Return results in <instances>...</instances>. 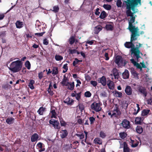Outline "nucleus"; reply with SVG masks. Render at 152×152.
<instances>
[{
	"mask_svg": "<svg viewBox=\"0 0 152 152\" xmlns=\"http://www.w3.org/2000/svg\"><path fill=\"white\" fill-rule=\"evenodd\" d=\"M48 92L50 95L52 96L54 94L53 91L51 90V89L48 90Z\"/></svg>",
	"mask_w": 152,
	"mask_h": 152,
	"instance_id": "obj_64",
	"label": "nucleus"
},
{
	"mask_svg": "<svg viewBox=\"0 0 152 152\" xmlns=\"http://www.w3.org/2000/svg\"><path fill=\"white\" fill-rule=\"evenodd\" d=\"M105 28L107 30L112 31L113 30V26L110 24H107L106 25Z\"/></svg>",
	"mask_w": 152,
	"mask_h": 152,
	"instance_id": "obj_38",
	"label": "nucleus"
},
{
	"mask_svg": "<svg viewBox=\"0 0 152 152\" xmlns=\"http://www.w3.org/2000/svg\"><path fill=\"white\" fill-rule=\"evenodd\" d=\"M125 91L127 95H131L132 94V90L130 86H126L125 89Z\"/></svg>",
	"mask_w": 152,
	"mask_h": 152,
	"instance_id": "obj_14",
	"label": "nucleus"
},
{
	"mask_svg": "<svg viewBox=\"0 0 152 152\" xmlns=\"http://www.w3.org/2000/svg\"><path fill=\"white\" fill-rule=\"evenodd\" d=\"M135 59L137 60L136 58ZM130 61L133 64L134 66H136L137 69H140L141 71L142 70V69L141 66L137 62V61H136L134 59L132 58L130 59Z\"/></svg>",
	"mask_w": 152,
	"mask_h": 152,
	"instance_id": "obj_12",
	"label": "nucleus"
},
{
	"mask_svg": "<svg viewBox=\"0 0 152 152\" xmlns=\"http://www.w3.org/2000/svg\"><path fill=\"white\" fill-rule=\"evenodd\" d=\"M58 72V69L57 67H54V69L53 70L52 74L54 75H56Z\"/></svg>",
	"mask_w": 152,
	"mask_h": 152,
	"instance_id": "obj_47",
	"label": "nucleus"
},
{
	"mask_svg": "<svg viewBox=\"0 0 152 152\" xmlns=\"http://www.w3.org/2000/svg\"><path fill=\"white\" fill-rule=\"evenodd\" d=\"M129 71L126 69L124 72L122 74V77L124 79H127L129 78Z\"/></svg>",
	"mask_w": 152,
	"mask_h": 152,
	"instance_id": "obj_18",
	"label": "nucleus"
},
{
	"mask_svg": "<svg viewBox=\"0 0 152 152\" xmlns=\"http://www.w3.org/2000/svg\"><path fill=\"white\" fill-rule=\"evenodd\" d=\"M107 85L108 88L110 89L113 90L114 88V84L113 82L111 81L109 78L107 81Z\"/></svg>",
	"mask_w": 152,
	"mask_h": 152,
	"instance_id": "obj_17",
	"label": "nucleus"
},
{
	"mask_svg": "<svg viewBox=\"0 0 152 152\" xmlns=\"http://www.w3.org/2000/svg\"><path fill=\"white\" fill-rule=\"evenodd\" d=\"M75 135L78 137L80 140L83 139L85 137L84 134L83 133L81 134H76Z\"/></svg>",
	"mask_w": 152,
	"mask_h": 152,
	"instance_id": "obj_36",
	"label": "nucleus"
},
{
	"mask_svg": "<svg viewBox=\"0 0 152 152\" xmlns=\"http://www.w3.org/2000/svg\"><path fill=\"white\" fill-rule=\"evenodd\" d=\"M84 119L82 120L81 119H79L77 120V122L79 124H81L84 122Z\"/></svg>",
	"mask_w": 152,
	"mask_h": 152,
	"instance_id": "obj_61",
	"label": "nucleus"
},
{
	"mask_svg": "<svg viewBox=\"0 0 152 152\" xmlns=\"http://www.w3.org/2000/svg\"><path fill=\"white\" fill-rule=\"evenodd\" d=\"M63 102L68 105H72L74 103V100L69 97H68Z\"/></svg>",
	"mask_w": 152,
	"mask_h": 152,
	"instance_id": "obj_15",
	"label": "nucleus"
},
{
	"mask_svg": "<svg viewBox=\"0 0 152 152\" xmlns=\"http://www.w3.org/2000/svg\"><path fill=\"white\" fill-rule=\"evenodd\" d=\"M137 39L136 38H135L131 36L130 41L126 42L124 44V46L126 48H131V49H132V48L134 47V44L133 43Z\"/></svg>",
	"mask_w": 152,
	"mask_h": 152,
	"instance_id": "obj_6",
	"label": "nucleus"
},
{
	"mask_svg": "<svg viewBox=\"0 0 152 152\" xmlns=\"http://www.w3.org/2000/svg\"><path fill=\"white\" fill-rule=\"evenodd\" d=\"M122 3L121 0H117L116 1V5L118 7H121Z\"/></svg>",
	"mask_w": 152,
	"mask_h": 152,
	"instance_id": "obj_49",
	"label": "nucleus"
},
{
	"mask_svg": "<svg viewBox=\"0 0 152 152\" xmlns=\"http://www.w3.org/2000/svg\"><path fill=\"white\" fill-rule=\"evenodd\" d=\"M17 28H20L23 27V24L22 22L20 20H17L15 23Z\"/></svg>",
	"mask_w": 152,
	"mask_h": 152,
	"instance_id": "obj_23",
	"label": "nucleus"
},
{
	"mask_svg": "<svg viewBox=\"0 0 152 152\" xmlns=\"http://www.w3.org/2000/svg\"><path fill=\"white\" fill-rule=\"evenodd\" d=\"M91 108L96 112L101 110L102 108L100 107V104L99 103H96L95 102H93L91 106Z\"/></svg>",
	"mask_w": 152,
	"mask_h": 152,
	"instance_id": "obj_10",
	"label": "nucleus"
},
{
	"mask_svg": "<svg viewBox=\"0 0 152 152\" xmlns=\"http://www.w3.org/2000/svg\"><path fill=\"white\" fill-rule=\"evenodd\" d=\"M78 106L79 107V108L80 111L82 112L84 110V107L83 104L79 103Z\"/></svg>",
	"mask_w": 152,
	"mask_h": 152,
	"instance_id": "obj_46",
	"label": "nucleus"
},
{
	"mask_svg": "<svg viewBox=\"0 0 152 152\" xmlns=\"http://www.w3.org/2000/svg\"><path fill=\"white\" fill-rule=\"evenodd\" d=\"M25 65L26 67L28 69L31 68V64L30 62L28 61H26L25 63Z\"/></svg>",
	"mask_w": 152,
	"mask_h": 152,
	"instance_id": "obj_37",
	"label": "nucleus"
},
{
	"mask_svg": "<svg viewBox=\"0 0 152 152\" xmlns=\"http://www.w3.org/2000/svg\"><path fill=\"white\" fill-rule=\"evenodd\" d=\"M103 7L106 10H110L111 9V6L110 5L104 4Z\"/></svg>",
	"mask_w": 152,
	"mask_h": 152,
	"instance_id": "obj_41",
	"label": "nucleus"
},
{
	"mask_svg": "<svg viewBox=\"0 0 152 152\" xmlns=\"http://www.w3.org/2000/svg\"><path fill=\"white\" fill-rule=\"evenodd\" d=\"M91 83L93 86L94 87L96 86L97 85V83L96 81L93 80H91L90 82Z\"/></svg>",
	"mask_w": 152,
	"mask_h": 152,
	"instance_id": "obj_56",
	"label": "nucleus"
},
{
	"mask_svg": "<svg viewBox=\"0 0 152 152\" xmlns=\"http://www.w3.org/2000/svg\"><path fill=\"white\" fill-rule=\"evenodd\" d=\"M128 29L131 32V36L138 39V37L140 36L138 27H136L133 25L129 26Z\"/></svg>",
	"mask_w": 152,
	"mask_h": 152,
	"instance_id": "obj_4",
	"label": "nucleus"
},
{
	"mask_svg": "<svg viewBox=\"0 0 152 152\" xmlns=\"http://www.w3.org/2000/svg\"><path fill=\"white\" fill-rule=\"evenodd\" d=\"M14 118L12 117H10L7 118L6 120V122L9 125H11L14 123L15 121Z\"/></svg>",
	"mask_w": 152,
	"mask_h": 152,
	"instance_id": "obj_22",
	"label": "nucleus"
},
{
	"mask_svg": "<svg viewBox=\"0 0 152 152\" xmlns=\"http://www.w3.org/2000/svg\"><path fill=\"white\" fill-rule=\"evenodd\" d=\"M113 75L115 79H118L119 77L120 72L116 68H114L112 70Z\"/></svg>",
	"mask_w": 152,
	"mask_h": 152,
	"instance_id": "obj_16",
	"label": "nucleus"
},
{
	"mask_svg": "<svg viewBox=\"0 0 152 152\" xmlns=\"http://www.w3.org/2000/svg\"><path fill=\"white\" fill-rule=\"evenodd\" d=\"M45 33V31L40 33H36L35 34V35L39 37H41Z\"/></svg>",
	"mask_w": 152,
	"mask_h": 152,
	"instance_id": "obj_59",
	"label": "nucleus"
},
{
	"mask_svg": "<svg viewBox=\"0 0 152 152\" xmlns=\"http://www.w3.org/2000/svg\"><path fill=\"white\" fill-rule=\"evenodd\" d=\"M119 135L121 138L124 139L127 136L126 133L124 132H121L119 133Z\"/></svg>",
	"mask_w": 152,
	"mask_h": 152,
	"instance_id": "obj_43",
	"label": "nucleus"
},
{
	"mask_svg": "<svg viewBox=\"0 0 152 152\" xmlns=\"http://www.w3.org/2000/svg\"><path fill=\"white\" fill-rule=\"evenodd\" d=\"M74 83L72 82H67V86H68V88L70 90H73L74 88Z\"/></svg>",
	"mask_w": 152,
	"mask_h": 152,
	"instance_id": "obj_24",
	"label": "nucleus"
},
{
	"mask_svg": "<svg viewBox=\"0 0 152 152\" xmlns=\"http://www.w3.org/2000/svg\"><path fill=\"white\" fill-rule=\"evenodd\" d=\"M108 14L106 13V12L104 11H103L100 14V15L99 17L102 19H104L107 16Z\"/></svg>",
	"mask_w": 152,
	"mask_h": 152,
	"instance_id": "obj_28",
	"label": "nucleus"
},
{
	"mask_svg": "<svg viewBox=\"0 0 152 152\" xmlns=\"http://www.w3.org/2000/svg\"><path fill=\"white\" fill-rule=\"evenodd\" d=\"M99 8H97L96 10V11L95 12V14L97 15H99L100 12H99Z\"/></svg>",
	"mask_w": 152,
	"mask_h": 152,
	"instance_id": "obj_60",
	"label": "nucleus"
},
{
	"mask_svg": "<svg viewBox=\"0 0 152 152\" xmlns=\"http://www.w3.org/2000/svg\"><path fill=\"white\" fill-rule=\"evenodd\" d=\"M125 143H126L125 142H124V146L123 149L124 152H129V148L127 146L126 144L125 145Z\"/></svg>",
	"mask_w": 152,
	"mask_h": 152,
	"instance_id": "obj_42",
	"label": "nucleus"
},
{
	"mask_svg": "<svg viewBox=\"0 0 152 152\" xmlns=\"http://www.w3.org/2000/svg\"><path fill=\"white\" fill-rule=\"evenodd\" d=\"M120 125L124 128L126 129H128L131 127L130 122L126 119H124Z\"/></svg>",
	"mask_w": 152,
	"mask_h": 152,
	"instance_id": "obj_9",
	"label": "nucleus"
},
{
	"mask_svg": "<svg viewBox=\"0 0 152 152\" xmlns=\"http://www.w3.org/2000/svg\"><path fill=\"white\" fill-rule=\"evenodd\" d=\"M135 16L136 17L137 15H135L134 16L131 18V19L130 20L129 22V26L133 25V23H134L135 21Z\"/></svg>",
	"mask_w": 152,
	"mask_h": 152,
	"instance_id": "obj_33",
	"label": "nucleus"
},
{
	"mask_svg": "<svg viewBox=\"0 0 152 152\" xmlns=\"http://www.w3.org/2000/svg\"><path fill=\"white\" fill-rule=\"evenodd\" d=\"M85 96L87 97H90L91 95V93L89 91H87L85 93Z\"/></svg>",
	"mask_w": 152,
	"mask_h": 152,
	"instance_id": "obj_48",
	"label": "nucleus"
},
{
	"mask_svg": "<svg viewBox=\"0 0 152 152\" xmlns=\"http://www.w3.org/2000/svg\"><path fill=\"white\" fill-rule=\"evenodd\" d=\"M96 33H98L102 30V27L101 26H98L95 27Z\"/></svg>",
	"mask_w": 152,
	"mask_h": 152,
	"instance_id": "obj_44",
	"label": "nucleus"
},
{
	"mask_svg": "<svg viewBox=\"0 0 152 152\" xmlns=\"http://www.w3.org/2000/svg\"><path fill=\"white\" fill-rule=\"evenodd\" d=\"M26 38H32L33 36V35L32 34V33L30 32L29 34H26Z\"/></svg>",
	"mask_w": 152,
	"mask_h": 152,
	"instance_id": "obj_58",
	"label": "nucleus"
},
{
	"mask_svg": "<svg viewBox=\"0 0 152 152\" xmlns=\"http://www.w3.org/2000/svg\"><path fill=\"white\" fill-rule=\"evenodd\" d=\"M141 118L140 117H137L135 118V121L137 124H139L141 122Z\"/></svg>",
	"mask_w": 152,
	"mask_h": 152,
	"instance_id": "obj_55",
	"label": "nucleus"
},
{
	"mask_svg": "<svg viewBox=\"0 0 152 152\" xmlns=\"http://www.w3.org/2000/svg\"><path fill=\"white\" fill-rule=\"evenodd\" d=\"M22 66L23 63L21 61L18 60L12 62L9 69L13 73H16L21 70Z\"/></svg>",
	"mask_w": 152,
	"mask_h": 152,
	"instance_id": "obj_1",
	"label": "nucleus"
},
{
	"mask_svg": "<svg viewBox=\"0 0 152 152\" xmlns=\"http://www.w3.org/2000/svg\"><path fill=\"white\" fill-rule=\"evenodd\" d=\"M59 133L60 136L62 139L66 137L68 134V132L66 130H62L60 131Z\"/></svg>",
	"mask_w": 152,
	"mask_h": 152,
	"instance_id": "obj_19",
	"label": "nucleus"
},
{
	"mask_svg": "<svg viewBox=\"0 0 152 152\" xmlns=\"http://www.w3.org/2000/svg\"><path fill=\"white\" fill-rule=\"evenodd\" d=\"M49 122L50 124L52 125L54 127V129H58L59 130L61 127L58 121L54 119H52L49 121Z\"/></svg>",
	"mask_w": 152,
	"mask_h": 152,
	"instance_id": "obj_8",
	"label": "nucleus"
},
{
	"mask_svg": "<svg viewBox=\"0 0 152 152\" xmlns=\"http://www.w3.org/2000/svg\"><path fill=\"white\" fill-rule=\"evenodd\" d=\"M75 37L72 36L70 37L69 39V43L70 45H72L75 42Z\"/></svg>",
	"mask_w": 152,
	"mask_h": 152,
	"instance_id": "obj_34",
	"label": "nucleus"
},
{
	"mask_svg": "<svg viewBox=\"0 0 152 152\" xmlns=\"http://www.w3.org/2000/svg\"><path fill=\"white\" fill-rule=\"evenodd\" d=\"M94 142L95 144L99 145H102V140L99 138H95L94 140Z\"/></svg>",
	"mask_w": 152,
	"mask_h": 152,
	"instance_id": "obj_31",
	"label": "nucleus"
},
{
	"mask_svg": "<svg viewBox=\"0 0 152 152\" xmlns=\"http://www.w3.org/2000/svg\"><path fill=\"white\" fill-rule=\"evenodd\" d=\"M59 121L61 126H66V124L62 118H59Z\"/></svg>",
	"mask_w": 152,
	"mask_h": 152,
	"instance_id": "obj_39",
	"label": "nucleus"
},
{
	"mask_svg": "<svg viewBox=\"0 0 152 152\" xmlns=\"http://www.w3.org/2000/svg\"><path fill=\"white\" fill-rule=\"evenodd\" d=\"M136 132L140 134L142 133L143 132V129L140 126H137L136 128Z\"/></svg>",
	"mask_w": 152,
	"mask_h": 152,
	"instance_id": "obj_30",
	"label": "nucleus"
},
{
	"mask_svg": "<svg viewBox=\"0 0 152 152\" xmlns=\"http://www.w3.org/2000/svg\"><path fill=\"white\" fill-rule=\"evenodd\" d=\"M34 83L35 81L31 79L29 80V83L28 86L31 89H33L34 88L33 85V84Z\"/></svg>",
	"mask_w": 152,
	"mask_h": 152,
	"instance_id": "obj_26",
	"label": "nucleus"
},
{
	"mask_svg": "<svg viewBox=\"0 0 152 152\" xmlns=\"http://www.w3.org/2000/svg\"><path fill=\"white\" fill-rule=\"evenodd\" d=\"M150 112L149 109H144L142 112L141 115L143 116L147 115Z\"/></svg>",
	"mask_w": 152,
	"mask_h": 152,
	"instance_id": "obj_29",
	"label": "nucleus"
},
{
	"mask_svg": "<svg viewBox=\"0 0 152 152\" xmlns=\"http://www.w3.org/2000/svg\"><path fill=\"white\" fill-rule=\"evenodd\" d=\"M68 81L69 80L67 77H66L65 75H64V76L62 81L61 82V83L63 86H67V82H68Z\"/></svg>",
	"mask_w": 152,
	"mask_h": 152,
	"instance_id": "obj_20",
	"label": "nucleus"
},
{
	"mask_svg": "<svg viewBox=\"0 0 152 152\" xmlns=\"http://www.w3.org/2000/svg\"><path fill=\"white\" fill-rule=\"evenodd\" d=\"M138 94H140L143 95L144 97H146L147 95L146 89L145 87L139 85L137 86L136 88Z\"/></svg>",
	"mask_w": 152,
	"mask_h": 152,
	"instance_id": "obj_7",
	"label": "nucleus"
},
{
	"mask_svg": "<svg viewBox=\"0 0 152 152\" xmlns=\"http://www.w3.org/2000/svg\"><path fill=\"white\" fill-rule=\"evenodd\" d=\"M43 72H41L38 73V77L39 79L41 80L43 77Z\"/></svg>",
	"mask_w": 152,
	"mask_h": 152,
	"instance_id": "obj_57",
	"label": "nucleus"
},
{
	"mask_svg": "<svg viewBox=\"0 0 152 152\" xmlns=\"http://www.w3.org/2000/svg\"><path fill=\"white\" fill-rule=\"evenodd\" d=\"M121 114V112L120 110L118 107H116L114 108V109L113 110L112 116H114V117L118 118L120 116Z\"/></svg>",
	"mask_w": 152,
	"mask_h": 152,
	"instance_id": "obj_11",
	"label": "nucleus"
},
{
	"mask_svg": "<svg viewBox=\"0 0 152 152\" xmlns=\"http://www.w3.org/2000/svg\"><path fill=\"white\" fill-rule=\"evenodd\" d=\"M107 93L105 91L101 93L100 94V95L101 96L104 97H107Z\"/></svg>",
	"mask_w": 152,
	"mask_h": 152,
	"instance_id": "obj_53",
	"label": "nucleus"
},
{
	"mask_svg": "<svg viewBox=\"0 0 152 152\" xmlns=\"http://www.w3.org/2000/svg\"><path fill=\"white\" fill-rule=\"evenodd\" d=\"M59 10V8L58 6L56 5L53 7V10L50 9V10L53 12L54 13H56L58 12Z\"/></svg>",
	"mask_w": 152,
	"mask_h": 152,
	"instance_id": "obj_32",
	"label": "nucleus"
},
{
	"mask_svg": "<svg viewBox=\"0 0 152 152\" xmlns=\"http://www.w3.org/2000/svg\"><path fill=\"white\" fill-rule=\"evenodd\" d=\"M124 2L126 4V9L128 10H131V9L134 12L135 11V7L137 6L138 4L140 5L141 4V0H127L124 1Z\"/></svg>",
	"mask_w": 152,
	"mask_h": 152,
	"instance_id": "obj_2",
	"label": "nucleus"
},
{
	"mask_svg": "<svg viewBox=\"0 0 152 152\" xmlns=\"http://www.w3.org/2000/svg\"><path fill=\"white\" fill-rule=\"evenodd\" d=\"M89 120L90 121L91 124H93L95 121V118L93 117H91L89 118Z\"/></svg>",
	"mask_w": 152,
	"mask_h": 152,
	"instance_id": "obj_54",
	"label": "nucleus"
},
{
	"mask_svg": "<svg viewBox=\"0 0 152 152\" xmlns=\"http://www.w3.org/2000/svg\"><path fill=\"white\" fill-rule=\"evenodd\" d=\"M135 12H132L130 10H127L126 12L127 16L128 17H131V18L134 16V13Z\"/></svg>",
	"mask_w": 152,
	"mask_h": 152,
	"instance_id": "obj_27",
	"label": "nucleus"
},
{
	"mask_svg": "<svg viewBox=\"0 0 152 152\" xmlns=\"http://www.w3.org/2000/svg\"><path fill=\"white\" fill-rule=\"evenodd\" d=\"M115 62L119 66H125L126 63L122 56L120 55H118L116 56Z\"/></svg>",
	"mask_w": 152,
	"mask_h": 152,
	"instance_id": "obj_5",
	"label": "nucleus"
},
{
	"mask_svg": "<svg viewBox=\"0 0 152 152\" xmlns=\"http://www.w3.org/2000/svg\"><path fill=\"white\" fill-rule=\"evenodd\" d=\"M46 108L42 107H40L37 110V112L40 115H42L43 114V113L45 111Z\"/></svg>",
	"mask_w": 152,
	"mask_h": 152,
	"instance_id": "obj_25",
	"label": "nucleus"
},
{
	"mask_svg": "<svg viewBox=\"0 0 152 152\" xmlns=\"http://www.w3.org/2000/svg\"><path fill=\"white\" fill-rule=\"evenodd\" d=\"M97 81L98 83H100L103 86H104L106 85V80L104 76H103L102 77L99 78Z\"/></svg>",
	"mask_w": 152,
	"mask_h": 152,
	"instance_id": "obj_13",
	"label": "nucleus"
},
{
	"mask_svg": "<svg viewBox=\"0 0 152 152\" xmlns=\"http://www.w3.org/2000/svg\"><path fill=\"white\" fill-rule=\"evenodd\" d=\"M51 113L52 114L51 117L55 118V116L56 115V113L55 110H52L51 111Z\"/></svg>",
	"mask_w": 152,
	"mask_h": 152,
	"instance_id": "obj_52",
	"label": "nucleus"
},
{
	"mask_svg": "<svg viewBox=\"0 0 152 152\" xmlns=\"http://www.w3.org/2000/svg\"><path fill=\"white\" fill-rule=\"evenodd\" d=\"M138 44L139 45H136V47H135L134 45V47L132 49H131L130 50L131 54H133V57L135 56L136 57L137 62H139V59L140 58H141L140 56V54L142 55V53L140 52L139 49V48L141 46V44L140 43H139Z\"/></svg>",
	"mask_w": 152,
	"mask_h": 152,
	"instance_id": "obj_3",
	"label": "nucleus"
},
{
	"mask_svg": "<svg viewBox=\"0 0 152 152\" xmlns=\"http://www.w3.org/2000/svg\"><path fill=\"white\" fill-rule=\"evenodd\" d=\"M77 50L75 49L71 50L69 51L70 54H73L74 53H76Z\"/></svg>",
	"mask_w": 152,
	"mask_h": 152,
	"instance_id": "obj_62",
	"label": "nucleus"
},
{
	"mask_svg": "<svg viewBox=\"0 0 152 152\" xmlns=\"http://www.w3.org/2000/svg\"><path fill=\"white\" fill-rule=\"evenodd\" d=\"M43 43L44 45H47L49 43L47 39H45L43 40Z\"/></svg>",
	"mask_w": 152,
	"mask_h": 152,
	"instance_id": "obj_63",
	"label": "nucleus"
},
{
	"mask_svg": "<svg viewBox=\"0 0 152 152\" xmlns=\"http://www.w3.org/2000/svg\"><path fill=\"white\" fill-rule=\"evenodd\" d=\"M39 138L38 135L36 133L34 134L31 137V141L32 142L37 141Z\"/></svg>",
	"mask_w": 152,
	"mask_h": 152,
	"instance_id": "obj_21",
	"label": "nucleus"
},
{
	"mask_svg": "<svg viewBox=\"0 0 152 152\" xmlns=\"http://www.w3.org/2000/svg\"><path fill=\"white\" fill-rule=\"evenodd\" d=\"M75 61H73V66L77 67L76 65L79 62H82V60H79L77 58H75Z\"/></svg>",
	"mask_w": 152,
	"mask_h": 152,
	"instance_id": "obj_35",
	"label": "nucleus"
},
{
	"mask_svg": "<svg viewBox=\"0 0 152 152\" xmlns=\"http://www.w3.org/2000/svg\"><path fill=\"white\" fill-rule=\"evenodd\" d=\"M75 97L76 99L79 101L80 99L81 92L76 94V96H75Z\"/></svg>",
	"mask_w": 152,
	"mask_h": 152,
	"instance_id": "obj_50",
	"label": "nucleus"
},
{
	"mask_svg": "<svg viewBox=\"0 0 152 152\" xmlns=\"http://www.w3.org/2000/svg\"><path fill=\"white\" fill-rule=\"evenodd\" d=\"M100 136L102 138H104L105 137L106 135L104 132L101 131L100 132Z\"/></svg>",
	"mask_w": 152,
	"mask_h": 152,
	"instance_id": "obj_51",
	"label": "nucleus"
},
{
	"mask_svg": "<svg viewBox=\"0 0 152 152\" xmlns=\"http://www.w3.org/2000/svg\"><path fill=\"white\" fill-rule=\"evenodd\" d=\"M115 94L116 96L119 98L121 97L122 96V93L117 91H115Z\"/></svg>",
	"mask_w": 152,
	"mask_h": 152,
	"instance_id": "obj_45",
	"label": "nucleus"
},
{
	"mask_svg": "<svg viewBox=\"0 0 152 152\" xmlns=\"http://www.w3.org/2000/svg\"><path fill=\"white\" fill-rule=\"evenodd\" d=\"M55 58L56 61H60L63 59V57L60 55H56L55 57Z\"/></svg>",
	"mask_w": 152,
	"mask_h": 152,
	"instance_id": "obj_40",
	"label": "nucleus"
}]
</instances>
